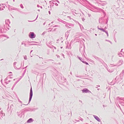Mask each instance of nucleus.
<instances>
[{
    "instance_id": "f257e3e1",
    "label": "nucleus",
    "mask_w": 124,
    "mask_h": 124,
    "mask_svg": "<svg viewBox=\"0 0 124 124\" xmlns=\"http://www.w3.org/2000/svg\"><path fill=\"white\" fill-rule=\"evenodd\" d=\"M82 92L83 93H87L89 91V90L87 89H84L83 90H82Z\"/></svg>"
},
{
    "instance_id": "f03ea898",
    "label": "nucleus",
    "mask_w": 124,
    "mask_h": 124,
    "mask_svg": "<svg viewBox=\"0 0 124 124\" xmlns=\"http://www.w3.org/2000/svg\"><path fill=\"white\" fill-rule=\"evenodd\" d=\"M35 36L34 35L33 33H31L30 35V37L32 39L35 37Z\"/></svg>"
},
{
    "instance_id": "7ed1b4c3",
    "label": "nucleus",
    "mask_w": 124,
    "mask_h": 124,
    "mask_svg": "<svg viewBox=\"0 0 124 124\" xmlns=\"http://www.w3.org/2000/svg\"><path fill=\"white\" fill-rule=\"evenodd\" d=\"M32 118H30L27 121V123H30L32 122Z\"/></svg>"
},
{
    "instance_id": "20e7f679",
    "label": "nucleus",
    "mask_w": 124,
    "mask_h": 124,
    "mask_svg": "<svg viewBox=\"0 0 124 124\" xmlns=\"http://www.w3.org/2000/svg\"><path fill=\"white\" fill-rule=\"evenodd\" d=\"M95 119L97 120L98 121H100V118H98V117L97 116H96L95 117Z\"/></svg>"
},
{
    "instance_id": "39448f33",
    "label": "nucleus",
    "mask_w": 124,
    "mask_h": 124,
    "mask_svg": "<svg viewBox=\"0 0 124 124\" xmlns=\"http://www.w3.org/2000/svg\"><path fill=\"white\" fill-rule=\"evenodd\" d=\"M31 95V96L32 95V92L31 88L30 90V95Z\"/></svg>"
},
{
    "instance_id": "423d86ee",
    "label": "nucleus",
    "mask_w": 124,
    "mask_h": 124,
    "mask_svg": "<svg viewBox=\"0 0 124 124\" xmlns=\"http://www.w3.org/2000/svg\"><path fill=\"white\" fill-rule=\"evenodd\" d=\"M32 96H31V95H30V98L29 100L30 101L31 99Z\"/></svg>"
},
{
    "instance_id": "0eeeda50",
    "label": "nucleus",
    "mask_w": 124,
    "mask_h": 124,
    "mask_svg": "<svg viewBox=\"0 0 124 124\" xmlns=\"http://www.w3.org/2000/svg\"><path fill=\"white\" fill-rule=\"evenodd\" d=\"M85 64H87V65H88V63L87 62H85Z\"/></svg>"
}]
</instances>
